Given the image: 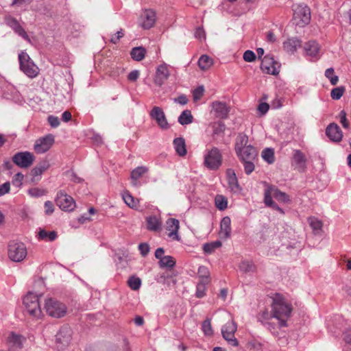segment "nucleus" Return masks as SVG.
<instances>
[{
	"label": "nucleus",
	"instance_id": "obj_40",
	"mask_svg": "<svg viewBox=\"0 0 351 351\" xmlns=\"http://www.w3.org/2000/svg\"><path fill=\"white\" fill-rule=\"evenodd\" d=\"M213 64V60L207 55H202L198 60V65L202 70L208 69Z\"/></svg>",
	"mask_w": 351,
	"mask_h": 351
},
{
	"label": "nucleus",
	"instance_id": "obj_56",
	"mask_svg": "<svg viewBox=\"0 0 351 351\" xmlns=\"http://www.w3.org/2000/svg\"><path fill=\"white\" fill-rule=\"evenodd\" d=\"M243 58L245 62H252L256 60V55L252 51L247 50L244 52Z\"/></svg>",
	"mask_w": 351,
	"mask_h": 351
},
{
	"label": "nucleus",
	"instance_id": "obj_30",
	"mask_svg": "<svg viewBox=\"0 0 351 351\" xmlns=\"http://www.w3.org/2000/svg\"><path fill=\"white\" fill-rule=\"evenodd\" d=\"M173 145L175 150L179 156H184L186 154L185 141L183 138H176L173 140Z\"/></svg>",
	"mask_w": 351,
	"mask_h": 351
},
{
	"label": "nucleus",
	"instance_id": "obj_43",
	"mask_svg": "<svg viewBox=\"0 0 351 351\" xmlns=\"http://www.w3.org/2000/svg\"><path fill=\"white\" fill-rule=\"evenodd\" d=\"M176 264V260L171 256H165L161 261H159L160 267L172 268Z\"/></svg>",
	"mask_w": 351,
	"mask_h": 351
},
{
	"label": "nucleus",
	"instance_id": "obj_25",
	"mask_svg": "<svg viewBox=\"0 0 351 351\" xmlns=\"http://www.w3.org/2000/svg\"><path fill=\"white\" fill-rule=\"evenodd\" d=\"M7 341L10 349L15 350L23 347L25 339L20 335L12 332L9 335Z\"/></svg>",
	"mask_w": 351,
	"mask_h": 351
},
{
	"label": "nucleus",
	"instance_id": "obj_28",
	"mask_svg": "<svg viewBox=\"0 0 351 351\" xmlns=\"http://www.w3.org/2000/svg\"><path fill=\"white\" fill-rule=\"evenodd\" d=\"M306 157L300 150H295L293 156V162L295 164L297 168L304 170L306 167Z\"/></svg>",
	"mask_w": 351,
	"mask_h": 351
},
{
	"label": "nucleus",
	"instance_id": "obj_48",
	"mask_svg": "<svg viewBox=\"0 0 351 351\" xmlns=\"http://www.w3.org/2000/svg\"><path fill=\"white\" fill-rule=\"evenodd\" d=\"M202 329L206 336H212L213 335L210 319L207 318L202 322Z\"/></svg>",
	"mask_w": 351,
	"mask_h": 351
},
{
	"label": "nucleus",
	"instance_id": "obj_7",
	"mask_svg": "<svg viewBox=\"0 0 351 351\" xmlns=\"http://www.w3.org/2000/svg\"><path fill=\"white\" fill-rule=\"evenodd\" d=\"M293 19L296 25L304 26L308 24L311 21V11L304 4H295L293 5Z\"/></svg>",
	"mask_w": 351,
	"mask_h": 351
},
{
	"label": "nucleus",
	"instance_id": "obj_34",
	"mask_svg": "<svg viewBox=\"0 0 351 351\" xmlns=\"http://www.w3.org/2000/svg\"><path fill=\"white\" fill-rule=\"evenodd\" d=\"M146 50L143 47H134L132 49L130 55L133 60L136 61L142 60L145 56Z\"/></svg>",
	"mask_w": 351,
	"mask_h": 351
},
{
	"label": "nucleus",
	"instance_id": "obj_3",
	"mask_svg": "<svg viewBox=\"0 0 351 351\" xmlns=\"http://www.w3.org/2000/svg\"><path fill=\"white\" fill-rule=\"evenodd\" d=\"M222 164V155L217 147L207 149L204 156V165L210 170H217Z\"/></svg>",
	"mask_w": 351,
	"mask_h": 351
},
{
	"label": "nucleus",
	"instance_id": "obj_63",
	"mask_svg": "<svg viewBox=\"0 0 351 351\" xmlns=\"http://www.w3.org/2000/svg\"><path fill=\"white\" fill-rule=\"evenodd\" d=\"M10 190V183L9 182H6L3 184L0 185V197L8 193Z\"/></svg>",
	"mask_w": 351,
	"mask_h": 351
},
{
	"label": "nucleus",
	"instance_id": "obj_19",
	"mask_svg": "<svg viewBox=\"0 0 351 351\" xmlns=\"http://www.w3.org/2000/svg\"><path fill=\"white\" fill-rule=\"evenodd\" d=\"M156 22V13L152 10H145L141 16V25L143 29H150Z\"/></svg>",
	"mask_w": 351,
	"mask_h": 351
},
{
	"label": "nucleus",
	"instance_id": "obj_17",
	"mask_svg": "<svg viewBox=\"0 0 351 351\" xmlns=\"http://www.w3.org/2000/svg\"><path fill=\"white\" fill-rule=\"evenodd\" d=\"M5 21L6 25H8L10 28H12L16 34L21 36L25 40L30 42V38L27 35V32L21 27V25L19 24V21L16 19L9 16L5 17Z\"/></svg>",
	"mask_w": 351,
	"mask_h": 351
},
{
	"label": "nucleus",
	"instance_id": "obj_55",
	"mask_svg": "<svg viewBox=\"0 0 351 351\" xmlns=\"http://www.w3.org/2000/svg\"><path fill=\"white\" fill-rule=\"evenodd\" d=\"M23 178L24 176L21 173H16L12 181V184L16 187H20L22 185Z\"/></svg>",
	"mask_w": 351,
	"mask_h": 351
},
{
	"label": "nucleus",
	"instance_id": "obj_11",
	"mask_svg": "<svg viewBox=\"0 0 351 351\" xmlns=\"http://www.w3.org/2000/svg\"><path fill=\"white\" fill-rule=\"evenodd\" d=\"M56 203L60 209L65 211H71L75 206V203L73 197L64 193L63 191H59L57 193Z\"/></svg>",
	"mask_w": 351,
	"mask_h": 351
},
{
	"label": "nucleus",
	"instance_id": "obj_29",
	"mask_svg": "<svg viewBox=\"0 0 351 351\" xmlns=\"http://www.w3.org/2000/svg\"><path fill=\"white\" fill-rule=\"evenodd\" d=\"M301 45V41L296 38H289L287 40L285 41L283 43V47L285 49L287 52L293 53L295 52L298 47H300Z\"/></svg>",
	"mask_w": 351,
	"mask_h": 351
},
{
	"label": "nucleus",
	"instance_id": "obj_47",
	"mask_svg": "<svg viewBox=\"0 0 351 351\" xmlns=\"http://www.w3.org/2000/svg\"><path fill=\"white\" fill-rule=\"evenodd\" d=\"M221 246V243L219 241H216L212 243H206L203 246V250L204 252L210 254L214 250Z\"/></svg>",
	"mask_w": 351,
	"mask_h": 351
},
{
	"label": "nucleus",
	"instance_id": "obj_33",
	"mask_svg": "<svg viewBox=\"0 0 351 351\" xmlns=\"http://www.w3.org/2000/svg\"><path fill=\"white\" fill-rule=\"evenodd\" d=\"M248 143V136L243 133L239 134L236 138L235 143V152L241 150L243 148L246 147Z\"/></svg>",
	"mask_w": 351,
	"mask_h": 351
},
{
	"label": "nucleus",
	"instance_id": "obj_4",
	"mask_svg": "<svg viewBox=\"0 0 351 351\" xmlns=\"http://www.w3.org/2000/svg\"><path fill=\"white\" fill-rule=\"evenodd\" d=\"M45 309L49 316L56 318L64 317L67 311V308L64 304L51 298L45 300Z\"/></svg>",
	"mask_w": 351,
	"mask_h": 351
},
{
	"label": "nucleus",
	"instance_id": "obj_38",
	"mask_svg": "<svg viewBox=\"0 0 351 351\" xmlns=\"http://www.w3.org/2000/svg\"><path fill=\"white\" fill-rule=\"evenodd\" d=\"M123 199L125 202V203L130 208H137L138 201V199H135L131 194L126 191L124 192L122 195Z\"/></svg>",
	"mask_w": 351,
	"mask_h": 351
},
{
	"label": "nucleus",
	"instance_id": "obj_53",
	"mask_svg": "<svg viewBox=\"0 0 351 351\" xmlns=\"http://www.w3.org/2000/svg\"><path fill=\"white\" fill-rule=\"evenodd\" d=\"M46 191L39 188H32L28 190V194L34 197H41L46 194Z\"/></svg>",
	"mask_w": 351,
	"mask_h": 351
},
{
	"label": "nucleus",
	"instance_id": "obj_52",
	"mask_svg": "<svg viewBox=\"0 0 351 351\" xmlns=\"http://www.w3.org/2000/svg\"><path fill=\"white\" fill-rule=\"evenodd\" d=\"M254 161L255 160L241 161V162L243 163V167H244L245 173L247 175H250V173H252L254 171V167H255Z\"/></svg>",
	"mask_w": 351,
	"mask_h": 351
},
{
	"label": "nucleus",
	"instance_id": "obj_6",
	"mask_svg": "<svg viewBox=\"0 0 351 351\" xmlns=\"http://www.w3.org/2000/svg\"><path fill=\"white\" fill-rule=\"evenodd\" d=\"M23 304L30 315L34 317L40 316L41 308L38 294L29 292L23 298Z\"/></svg>",
	"mask_w": 351,
	"mask_h": 351
},
{
	"label": "nucleus",
	"instance_id": "obj_36",
	"mask_svg": "<svg viewBox=\"0 0 351 351\" xmlns=\"http://www.w3.org/2000/svg\"><path fill=\"white\" fill-rule=\"evenodd\" d=\"M193 116L190 110H184L178 117V122L182 125H188L193 122Z\"/></svg>",
	"mask_w": 351,
	"mask_h": 351
},
{
	"label": "nucleus",
	"instance_id": "obj_13",
	"mask_svg": "<svg viewBox=\"0 0 351 351\" xmlns=\"http://www.w3.org/2000/svg\"><path fill=\"white\" fill-rule=\"evenodd\" d=\"M170 66L163 63L157 66L154 82L158 86H162L170 76Z\"/></svg>",
	"mask_w": 351,
	"mask_h": 351
},
{
	"label": "nucleus",
	"instance_id": "obj_42",
	"mask_svg": "<svg viewBox=\"0 0 351 351\" xmlns=\"http://www.w3.org/2000/svg\"><path fill=\"white\" fill-rule=\"evenodd\" d=\"M261 156L268 164H272L275 161L274 151L271 148H265L261 153Z\"/></svg>",
	"mask_w": 351,
	"mask_h": 351
},
{
	"label": "nucleus",
	"instance_id": "obj_26",
	"mask_svg": "<svg viewBox=\"0 0 351 351\" xmlns=\"http://www.w3.org/2000/svg\"><path fill=\"white\" fill-rule=\"evenodd\" d=\"M231 219L229 217H225L222 219L220 224V237L222 239H228L231 232Z\"/></svg>",
	"mask_w": 351,
	"mask_h": 351
},
{
	"label": "nucleus",
	"instance_id": "obj_61",
	"mask_svg": "<svg viewBox=\"0 0 351 351\" xmlns=\"http://www.w3.org/2000/svg\"><path fill=\"white\" fill-rule=\"evenodd\" d=\"M198 274L202 279H208L209 272L206 267L201 266L198 269Z\"/></svg>",
	"mask_w": 351,
	"mask_h": 351
},
{
	"label": "nucleus",
	"instance_id": "obj_50",
	"mask_svg": "<svg viewBox=\"0 0 351 351\" xmlns=\"http://www.w3.org/2000/svg\"><path fill=\"white\" fill-rule=\"evenodd\" d=\"M239 269L242 271L247 273V272L254 271L255 267H254V265L252 262L243 261L240 263Z\"/></svg>",
	"mask_w": 351,
	"mask_h": 351
},
{
	"label": "nucleus",
	"instance_id": "obj_37",
	"mask_svg": "<svg viewBox=\"0 0 351 351\" xmlns=\"http://www.w3.org/2000/svg\"><path fill=\"white\" fill-rule=\"evenodd\" d=\"M49 167V164L47 161H43L38 165H37L32 170V175L34 177L40 176L45 171H46Z\"/></svg>",
	"mask_w": 351,
	"mask_h": 351
},
{
	"label": "nucleus",
	"instance_id": "obj_39",
	"mask_svg": "<svg viewBox=\"0 0 351 351\" xmlns=\"http://www.w3.org/2000/svg\"><path fill=\"white\" fill-rule=\"evenodd\" d=\"M57 238V233L55 231L47 232L40 230L38 232V239L46 241H53Z\"/></svg>",
	"mask_w": 351,
	"mask_h": 351
},
{
	"label": "nucleus",
	"instance_id": "obj_12",
	"mask_svg": "<svg viewBox=\"0 0 351 351\" xmlns=\"http://www.w3.org/2000/svg\"><path fill=\"white\" fill-rule=\"evenodd\" d=\"M261 69L267 74L277 75L279 73L280 64L273 57L267 55L262 59Z\"/></svg>",
	"mask_w": 351,
	"mask_h": 351
},
{
	"label": "nucleus",
	"instance_id": "obj_32",
	"mask_svg": "<svg viewBox=\"0 0 351 351\" xmlns=\"http://www.w3.org/2000/svg\"><path fill=\"white\" fill-rule=\"evenodd\" d=\"M228 184L232 191H237L239 189V185L238 184L237 178L235 173L232 169H228L227 171Z\"/></svg>",
	"mask_w": 351,
	"mask_h": 351
},
{
	"label": "nucleus",
	"instance_id": "obj_8",
	"mask_svg": "<svg viewBox=\"0 0 351 351\" xmlns=\"http://www.w3.org/2000/svg\"><path fill=\"white\" fill-rule=\"evenodd\" d=\"M237 326L232 320L228 322L221 328V334L223 339L229 345L234 347H237L239 346V341L234 337V333L237 331Z\"/></svg>",
	"mask_w": 351,
	"mask_h": 351
},
{
	"label": "nucleus",
	"instance_id": "obj_20",
	"mask_svg": "<svg viewBox=\"0 0 351 351\" xmlns=\"http://www.w3.org/2000/svg\"><path fill=\"white\" fill-rule=\"evenodd\" d=\"M212 110L215 116L219 119H226L230 112V108L225 102L215 101L212 103Z\"/></svg>",
	"mask_w": 351,
	"mask_h": 351
},
{
	"label": "nucleus",
	"instance_id": "obj_59",
	"mask_svg": "<svg viewBox=\"0 0 351 351\" xmlns=\"http://www.w3.org/2000/svg\"><path fill=\"white\" fill-rule=\"evenodd\" d=\"M48 123L52 128H57L60 125V119L58 117L50 115L48 117Z\"/></svg>",
	"mask_w": 351,
	"mask_h": 351
},
{
	"label": "nucleus",
	"instance_id": "obj_14",
	"mask_svg": "<svg viewBox=\"0 0 351 351\" xmlns=\"http://www.w3.org/2000/svg\"><path fill=\"white\" fill-rule=\"evenodd\" d=\"M54 136L52 134L46 135L40 138L35 142L34 150L38 154H43L47 152L54 143Z\"/></svg>",
	"mask_w": 351,
	"mask_h": 351
},
{
	"label": "nucleus",
	"instance_id": "obj_35",
	"mask_svg": "<svg viewBox=\"0 0 351 351\" xmlns=\"http://www.w3.org/2000/svg\"><path fill=\"white\" fill-rule=\"evenodd\" d=\"M209 282L208 279H202L197 283L196 287V296L202 298L206 294V285Z\"/></svg>",
	"mask_w": 351,
	"mask_h": 351
},
{
	"label": "nucleus",
	"instance_id": "obj_10",
	"mask_svg": "<svg viewBox=\"0 0 351 351\" xmlns=\"http://www.w3.org/2000/svg\"><path fill=\"white\" fill-rule=\"evenodd\" d=\"M34 160V154L29 152H19L12 157V161L16 166L25 169L29 167Z\"/></svg>",
	"mask_w": 351,
	"mask_h": 351
},
{
	"label": "nucleus",
	"instance_id": "obj_62",
	"mask_svg": "<svg viewBox=\"0 0 351 351\" xmlns=\"http://www.w3.org/2000/svg\"><path fill=\"white\" fill-rule=\"evenodd\" d=\"M204 88L203 86H199L195 88L193 91V99L197 101L204 94Z\"/></svg>",
	"mask_w": 351,
	"mask_h": 351
},
{
	"label": "nucleus",
	"instance_id": "obj_44",
	"mask_svg": "<svg viewBox=\"0 0 351 351\" xmlns=\"http://www.w3.org/2000/svg\"><path fill=\"white\" fill-rule=\"evenodd\" d=\"M264 202L267 206L272 208L276 210H278L281 214H284L283 210L281 208H280L278 205L272 200L271 197L269 193L265 194Z\"/></svg>",
	"mask_w": 351,
	"mask_h": 351
},
{
	"label": "nucleus",
	"instance_id": "obj_22",
	"mask_svg": "<svg viewBox=\"0 0 351 351\" xmlns=\"http://www.w3.org/2000/svg\"><path fill=\"white\" fill-rule=\"evenodd\" d=\"M180 228L179 221L176 219L170 218L167 221V230L168 237L173 240L179 241L178 230Z\"/></svg>",
	"mask_w": 351,
	"mask_h": 351
},
{
	"label": "nucleus",
	"instance_id": "obj_41",
	"mask_svg": "<svg viewBox=\"0 0 351 351\" xmlns=\"http://www.w3.org/2000/svg\"><path fill=\"white\" fill-rule=\"evenodd\" d=\"M147 228L156 231L160 228L161 223L156 216H150L147 219Z\"/></svg>",
	"mask_w": 351,
	"mask_h": 351
},
{
	"label": "nucleus",
	"instance_id": "obj_57",
	"mask_svg": "<svg viewBox=\"0 0 351 351\" xmlns=\"http://www.w3.org/2000/svg\"><path fill=\"white\" fill-rule=\"evenodd\" d=\"M195 37L201 41L205 40L206 33L204 29L201 27L197 28L195 32Z\"/></svg>",
	"mask_w": 351,
	"mask_h": 351
},
{
	"label": "nucleus",
	"instance_id": "obj_58",
	"mask_svg": "<svg viewBox=\"0 0 351 351\" xmlns=\"http://www.w3.org/2000/svg\"><path fill=\"white\" fill-rule=\"evenodd\" d=\"M124 36V33L122 29L117 32L116 34L111 36L110 38V42L116 44L119 42L121 38H122Z\"/></svg>",
	"mask_w": 351,
	"mask_h": 351
},
{
	"label": "nucleus",
	"instance_id": "obj_24",
	"mask_svg": "<svg viewBox=\"0 0 351 351\" xmlns=\"http://www.w3.org/2000/svg\"><path fill=\"white\" fill-rule=\"evenodd\" d=\"M304 49L306 56L311 58L317 59L320 56V47L315 40H311L305 43Z\"/></svg>",
	"mask_w": 351,
	"mask_h": 351
},
{
	"label": "nucleus",
	"instance_id": "obj_27",
	"mask_svg": "<svg viewBox=\"0 0 351 351\" xmlns=\"http://www.w3.org/2000/svg\"><path fill=\"white\" fill-rule=\"evenodd\" d=\"M148 169L146 167L141 166L138 167L131 172L132 184L134 186H138L140 185L138 180L141 178L145 173H147Z\"/></svg>",
	"mask_w": 351,
	"mask_h": 351
},
{
	"label": "nucleus",
	"instance_id": "obj_23",
	"mask_svg": "<svg viewBox=\"0 0 351 351\" xmlns=\"http://www.w3.org/2000/svg\"><path fill=\"white\" fill-rule=\"evenodd\" d=\"M269 193L271 198L274 197L280 202L287 203L290 201L289 195L280 191L278 188L274 186H269L265 191V194Z\"/></svg>",
	"mask_w": 351,
	"mask_h": 351
},
{
	"label": "nucleus",
	"instance_id": "obj_18",
	"mask_svg": "<svg viewBox=\"0 0 351 351\" xmlns=\"http://www.w3.org/2000/svg\"><path fill=\"white\" fill-rule=\"evenodd\" d=\"M241 161L256 160L258 156V152L256 148L252 145H247L236 152Z\"/></svg>",
	"mask_w": 351,
	"mask_h": 351
},
{
	"label": "nucleus",
	"instance_id": "obj_9",
	"mask_svg": "<svg viewBox=\"0 0 351 351\" xmlns=\"http://www.w3.org/2000/svg\"><path fill=\"white\" fill-rule=\"evenodd\" d=\"M72 337V330L68 325H64L60 328L56 336V342L58 349L62 350L66 347Z\"/></svg>",
	"mask_w": 351,
	"mask_h": 351
},
{
	"label": "nucleus",
	"instance_id": "obj_15",
	"mask_svg": "<svg viewBox=\"0 0 351 351\" xmlns=\"http://www.w3.org/2000/svg\"><path fill=\"white\" fill-rule=\"evenodd\" d=\"M149 114L151 118L156 121L157 124L160 128L163 130H167L169 128L168 122L161 108L154 106L151 110Z\"/></svg>",
	"mask_w": 351,
	"mask_h": 351
},
{
	"label": "nucleus",
	"instance_id": "obj_60",
	"mask_svg": "<svg viewBox=\"0 0 351 351\" xmlns=\"http://www.w3.org/2000/svg\"><path fill=\"white\" fill-rule=\"evenodd\" d=\"M340 123L342 124L344 128H349V123L346 118V113L344 110H341L339 113Z\"/></svg>",
	"mask_w": 351,
	"mask_h": 351
},
{
	"label": "nucleus",
	"instance_id": "obj_5",
	"mask_svg": "<svg viewBox=\"0 0 351 351\" xmlns=\"http://www.w3.org/2000/svg\"><path fill=\"white\" fill-rule=\"evenodd\" d=\"M21 70L29 77L34 78L38 74V68L31 60L29 56L22 51L19 55Z\"/></svg>",
	"mask_w": 351,
	"mask_h": 351
},
{
	"label": "nucleus",
	"instance_id": "obj_2",
	"mask_svg": "<svg viewBox=\"0 0 351 351\" xmlns=\"http://www.w3.org/2000/svg\"><path fill=\"white\" fill-rule=\"evenodd\" d=\"M27 254L25 245L18 241H11L8 245V255L9 258L16 263L23 261Z\"/></svg>",
	"mask_w": 351,
	"mask_h": 351
},
{
	"label": "nucleus",
	"instance_id": "obj_51",
	"mask_svg": "<svg viewBox=\"0 0 351 351\" xmlns=\"http://www.w3.org/2000/svg\"><path fill=\"white\" fill-rule=\"evenodd\" d=\"M344 91H345V88L343 86H339V87L335 88L331 90L330 96H331L332 99L338 100L342 97Z\"/></svg>",
	"mask_w": 351,
	"mask_h": 351
},
{
	"label": "nucleus",
	"instance_id": "obj_45",
	"mask_svg": "<svg viewBox=\"0 0 351 351\" xmlns=\"http://www.w3.org/2000/svg\"><path fill=\"white\" fill-rule=\"evenodd\" d=\"M128 285L132 290L137 291L141 286V280L134 276H131L128 280Z\"/></svg>",
	"mask_w": 351,
	"mask_h": 351
},
{
	"label": "nucleus",
	"instance_id": "obj_16",
	"mask_svg": "<svg viewBox=\"0 0 351 351\" xmlns=\"http://www.w3.org/2000/svg\"><path fill=\"white\" fill-rule=\"evenodd\" d=\"M5 21L6 25H8L10 28H12L16 34L21 36L25 40L30 42V38L27 35V32L21 27V25L19 24V21L16 19L9 16L5 17Z\"/></svg>",
	"mask_w": 351,
	"mask_h": 351
},
{
	"label": "nucleus",
	"instance_id": "obj_54",
	"mask_svg": "<svg viewBox=\"0 0 351 351\" xmlns=\"http://www.w3.org/2000/svg\"><path fill=\"white\" fill-rule=\"evenodd\" d=\"M269 317H273L272 313L271 315H269L267 311H264L262 313V314L261 315L260 321L263 323V324L266 325L267 326L268 329L271 330V328H272V325L270 322H267Z\"/></svg>",
	"mask_w": 351,
	"mask_h": 351
},
{
	"label": "nucleus",
	"instance_id": "obj_64",
	"mask_svg": "<svg viewBox=\"0 0 351 351\" xmlns=\"http://www.w3.org/2000/svg\"><path fill=\"white\" fill-rule=\"evenodd\" d=\"M138 250L143 256H145L149 252V246L147 243H143L139 244Z\"/></svg>",
	"mask_w": 351,
	"mask_h": 351
},
{
	"label": "nucleus",
	"instance_id": "obj_49",
	"mask_svg": "<svg viewBox=\"0 0 351 351\" xmlns=\"http://www.w3.org/2000/svg\"><path fill=\"white\" fill-rule=\"evenodd\" d=\"M335 71L332 68L327 69L325 71V76L330 80L332 85H336L338 82L339 77L334 74Z\"/></svg>",
	"mask_w": 351,
	"mask_h": 351
},
{
	"label": "nucleus",
	"instance_id": "obj_1",
	"mask_svg": "<svg viewBox=\"0 0 351 351\" xmlns=\"http://www.w3.org/2000/svg\"><path fill=\"white\" fill-rule=\"evenodd\" d=\"M272 317L277 319L280 327L287 326V319L291 314L292 306L287 300L280 293H276L272 298Z\"/></svg>",
	"mask_w": 351,
	"mask_h": 351
},
{
	"label": "nucleus",
	"instance_id": "obj_31",
	"mask_svg": "<svg viewBox=\"0 0 351 351\" xmlns=\"http://www.w3.org/2000/svg\"><path fill=\"white\" fill-rule=\"evenodd\" d=\"M308 222L315 234H320L322 232L323 223L315 217H309Z\"/></svg>",
	"mask_w": 351,
	"mask_h": 351
},
{
	"label": "nucleus",
	"instance_id": "obj_21",
	"mask_svg": "<svg viewBox=\"0 0 351 351\" xmlns=\"http://www.w3.org/2000/svg\"><path fill=\"white\" fill-rule=\"evenodd\" d=\"M326 134L334 142H339L343 137V133L337 124L330 123L326 129Z\"/></svg>",
	"mask_w": 351,
	"mask_h": 351
},
{
	"label": "nucleus",
	"instance_id": "obj_46",
	"mask_svg": "<svg viewBox=\"0 0 351 351\" xmlns=\"http://www.w3.org/2000/svg\"><path fill=\"white\" fill-rule=\"evenodd\" d=\"M215 205L218 209L223 210L227 208V199L223 195H218L215 197Z\"/></svg>",
	"mask_w": 351,
	"mask_h": 351
}]
</instances>
